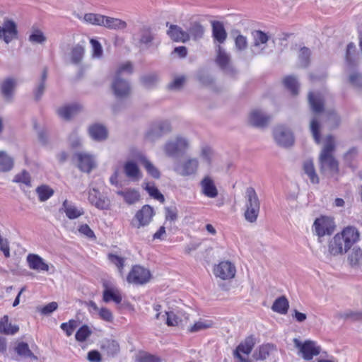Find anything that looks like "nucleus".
<instances>
[{
  "instance_id": "obj_1",
  "label": "nucleus",
  "mask_w": 362,
  "mask_h": 362,
  "mask_svg": "<svg viewBox=\"0 0 362 362\" xmlns=\"http://www.w3.org/2000/svg\"><path fill=\"white\" fill-rule=\"evenodd\" d=\"M360 233L354 226L345 227L337 233L329 242L328 251L331 255L337 256L346 254L351 247L358 242Z\"/></svg>"
},
{
  "instance_id": "obj_2",
  "label": "nucleus",
  "mask_w": 362,
  "mask_h": 362,
  "mask_svg": "<svg viewBox=\"0 0 362 362\" xmlns=\"http://www.w3.org/2000/svg\"><path fill=\"white\" fill-rule=\"evenodd\" d=\"M334 149V139L329 135L326 137L319 159L322 173L329 177H334L339 173V163L332 156Z\"/></svg>"
},
{
  "instance_id": "obj_3",
  "label": "nucleus",
  "mask_w": 362,
  "mask_h": 362,
  "mask_svg": "<svg viewBox=\"0 0 362 362\" xmlns=\"http://www.w3.org/2000/svg\"><path fill=\"white\" fill-rule=\"evenodd\" d=\"M245 197V218L250 223H255L259 214L260 201L255 189L251 187L247 188Z\"/></svg>"
},
{
  "instance_id": "obj_4",
  "label": "nucleus",
  "mask_w": 362,
  "mask_h": 362,
  "mask_svg": "<svg viewBox=\"0 0 362 362\" xmlns=\"http://www.w3.org/2000/svg\"><path fill=\"white\" fill-rule=\"evenodd\" d=\"M189 148V140L182 136H177L168 140L163 146V151L168 157L176 158L185 153Z\"/></svg>"
},
{
  "instance_id": "obj_5",
  "label": "nucleus",
  "mask_w": 362,
  "mask_h": 362,
  "mask_svg": "<svg viewBox=\"0 0 362 362\" xmlns=\"http://www.w3.org/2000/svg\"><path fill=\"white\" fill-rule=\"evenodd\" d=\"M151 279V274L148 269L140 265H134L127 276V281L129 284L144 285Z\"/></svg>"
},
{
  "instance_id": "obj_6",
  "label": "nucleus",
  "mask_w": 362,
  "mask_h": 362,
  "mask_svg": "<svg viewBox=\"0 0 362 362\" xmlns=\"http://www.w3.org/2000/svg\"><path fill=\"white\" fill-rule=\"evenodd\" d=\"M172 131V126L168 120H160L152 124L146 133V138L153 141Z\"/></svg>"
},
{
  "instance_id": "obj_7",
  "label": "nucleus",
  "mask_w": 362,
  "mask_h": 362,
  "mask_svg": "<svg viewBox=\"0 0 362 362\" xmlns=\"http://www.w3.org/2000/svg\"><path fill=\"white\" fill-rule=\"evenodd\" d=\"M216 62L226 74L234 76L237 73L231 63L230 54L220 45L216 47Z\"/></svg>"
},
{
  "instance_id": "obj_8",
  "label": "nucleus",
  "mask_w": 362,
  "mask_h": 362,
  "mask_svg": "<svg viewBox=\"0 0 362 362\" xmlns=\"http://www.w3.org/2000/svg\"><path fill=\"white\" fill-rule=\"evenodd\" d=\"M74 160L78 168L83 173H89L96 166L94 156L87 152H76Z\"/></svg>"
},
{
  "instance_id": "obj_9",
  "label": "nucleus",
  "mask_w": 362,
  "mask_h": 362,
  "mask_svg": "<svg viewBox=\"0 0 362 362\" xmlns=\"http://www.w3.org/2000/svg\"><path fill=\"white\" fill-rule=\"evenodd\" d=\"M296 346L299 349L302 357L307 361L311 360L314 356L320 354L321 349L313 341H306L301 343L297 339H294Z\"/></svg>"
},
{
  "instance_id": "obj_10",
  "label": "nucleus",
  "mask_w": 362,
  "mask_h": 362,
  "mask_svg": "<svg viewBox=\"0 0 362 362\" xmlns=\"http://www.w3.org/2000/svg\"><path fill=\"white\" fill-rule=\"evenodd\" d=\"M335 226L333 220L330 218L322 216L317 218L313 223V228L316 235L323 237L333 233Z\"/></svg>"
},
{
  "instance_id": "obj_11",
  "label": "nucleus",
  "mask_w": 362,
  "mask_h": 362,
  "mask_svg": "<svg viewBox=\"0 0 362 362\" xmlns=\"http://www.w3.org/2000/svg\"><path fill=\"white\" fill-rule=\"evenodd\" d=\"M273 134L276 142L281 146H290L294 142L293 133L284 126L281 125L275 127Z\"/></svg>"
},
{
  "instance_id": "obj_12",
  "label": "nucleus",
  "mask_w": 362,
  "mask_h": 362,
  "mask_svg": "<svg viewBox=\"0 0 362 362\" xmlns=\"http://www.w3.org/2000/svg\"><path fill=\"white\" fill-rule=\"evenodd\" d=\"M236 268L230 261H222L216 265L214 274L216 277L223 280L231 279L235 277Z\"/></svg>"
},
{
  "instance_id": "obj_13",
  "label": "nucleus",
  "mask_w": 362,
  "mask_h": 362,
  "mask_svg": "<svg viewBox=\"0 0 362 362\" xmlns=\"http://www.w3.org/2000/svg\"><path fill=\"white\" fill-rule=\"evenodd\" d=\"M199 160L196 158H189L175 168V171L181 176L194 175L199 168Z\"/></svg>"
},
{
  "instance_id": "obj_14",
  "label": "nucleus",
  "mask_w": 362,
  "mask_h": 362,
  "mask_svg": "<svg viewBox=\"0 0 362 362\" xmlns=\"http://www.w3.org/2000/svg\"><path fill=\"white\" fill-rule=\"evenodd\" d=\"M255 343V338L253 336H249L246 337L234 350V357L238 358L240 362H250L247 358L243 357L241 354L249 355L252 352Z\"/></svg>"
},
{
  "instance_id": "obj_15",
  "label": "nucleus",
  "mask_w": 362,
  "mask_h": 362,
  "mask_svg": "<svg viewBox=\"0 0 362 362\" xmlns=\"http://www.w3.org/2000/svg\"><path fill=\"white\" fill-rule=\"evenodd\" d=\"M154 215L153 209L151 206L146 204L136 213L134 220L137 221V223L135 224L132 222V225L137 228L148 226L152 221Z\"/></svg>"
},
{
  "instance_id": "obj_16",
  "label": "nucleus",
  "mask_w": 362,
  "mask_h": 362,
  "mask_svg": "<svg viewBox=\"0 0 362 362\" xmlns=\"http://www.w3.org/2000/svg\"><path fill=\"white\" fill-rule=\"evenodd\" d=\"M18 37L16 23L12 20H6L2 26H0V38L6 44Z\"/></svg>"
},
{
  "instance_id": "obj_17",
  "label": "nucleus",
  "mask_w": 362,
  "mask_h": 362,
  "mask_svg": "<svg viewBox=\"0 0 362 362\" xmlns=\"http://www.w3.org/2000/svg\"><path fill=\"white\" fill-rule=\"evenodd\" d=\"M112 89L117 98L127 97L131 92L129 83L118 76H115L112 83Z\"/></svg>"
},
{
  "instance_id": "obj_18",
  "label": "nucleus",
  "mask_w": 362,
  "mask_h": 362,
  "mask_svg": "<svg viewBox=\"0 0 362 362\" xmlns=\"http://www.w3.org/2000/svg\"><path fill=\"white\" fill-rule=\"evenodd\" d=\"M88 201L92 205L100 210L107 209L110 206L109 199L102 196L100 192L95 188L88 191Z\"/></svg>"
},
{
  "instance_id": "obj_19",
  "label": "nucleus",
  "mask_w": 362,
  "mask_h": 362,
  "mask_svg": "<svg viewBox=\"0 0 362 362\" xmlns=\"http://www.w3.org/2000/svg\"><path fill=\"white\" fill-rule=\"evenodd\" d=\"M201 192L206 197L216 198L218 192L214 181L209 176H204L200 182Z\"/></svg>"
},
{
  "instance_id": "obj_20",
  "label": "nucleus",
  "mask_w": 362,
  "mask_h": 362,
  "mask_svg": "<svg viewBox=\"0 0 362 362\" xmlns=\"http://www.w3.org/2000/svg\"><path fill=\"white\" fill-rule=\"evenodd\" d=\"M270 116L266 115L259 110H252L249 116V122L256 127H264L270 121Z\"/></svg>"
},
{
  "instance_id": "obj_21",
  "label": "nucleus",
  "mask_w": 362,
  "mask_h": 362,
  "mask_svg": "<svg viewBox=\"0 0 362 362\" xmlns=\"http://www.w3.org/2000/svg\"><path fill=\"white\" fill-rule=\"evenodd\" d=\"M168 35L175 42H185L189 40V35L177 25H170Z\"/></svg>"
},
{
  "instance_id": "obj_22",
  "label": "nucleus",
  "mask_w": 362,
  "mask_h": 362,
  "mask_svg": "<svg viewBox=\"0 0 362 362\" xmlns=\"http://www.w3.org/2000/svg\"><path fill=\"white\" fill-rule=\"evenodd\" d=\"M27 262L30 269L37 271L48 272L49 265L38 255L29 254L27 256Z\"/></svg>"
},
{
  "instance_id": "obj_23",
  "label": "nucleus",
  "mask_w": 362,
  "mask_h": 362,
  "mask_svg": "<svg viewBox=\"0 0 362 362\" xmlns=\"http://www.w3.org/2000/svg\"><path fill=\"white\" fill-rule=\"evenodd\" d=\"M16 84V80L13 78H7L1 83V93L5 100H11Z\"/></svg>"
},
{
  "instance_id": "obj_24",
  "label": "nucleus",
  "mask_w": 362,
  "mask_h": 362,
  "mask_svg": "<svg viewBox=\"0 0 362 362\" xmlns=\"http://www.w3.org/2000/svg\"><path fill=\"white\" fill-rule=\"evenodd\" d=\"M102 351L108 357H115L120 350L119 343L114 339H104L100 345Z\"/></svg>"
},
{
  "instance_id": "obj_25",
  "label": "nucleus",
  "mask_w": 362,
  "mask_h": 362,
  "mask_svg": "<svg viewBox=\"0 0 362 362\" xmlns=\"http://www.w3.org/2000/svg\"><path fill=\"white\" fill-rule=\"evenodd\" d=\"M88 134L93 140L100 141L107 138L108 132L103 124H94L89 127Z\"/></svg>"
},
{
  "instance_id": "obj_26",
  "label": "nucleus",
  "mask_w": 362,
  "mask_h": 362,
  "mask_svg": "<svg viewBox=\"0 0 362 362\" xmlns=\"http://www.w3.org/2000/svg\"><path fill=\"white\" fill-rule=\"evenodd\" d=\"M308 102L311 110L315 113H320L324 109V98L321 94L313 92L308 93Z\"/></svg>"
},
{
  "instance_id": "obj_27",
  "label": "nucleus",
  "mask_w": 362,
  "mask_h": 362,
  "mask_svg": "<svg viewBox=\"0 0 362 362\" xmlns=\"http://www.w3.org/2000/svg\"><path fill=\"white\" fill-rule=\"evenodd\" d=\"M124 173L132 181H137L141 177V174L137 164L133 161H127L124 163Z\"/></svg>"
},
{
  "instance_id": "obj_28",
  "label": "nucleus",
  "mask_w": 362,
  "mask_h": 362,
  "mask_svg": "<svg viewBox=\"0 0 362 362\" xmlns=\"http://www.w3.org/2000/svg\"><path fill=\"white\" fill-rule=\"evenodd\" d=\"M135 158L145 168L148 173L150 174L153 177L158 178L160 177L159 170L142 153H137L136 156H135Z\"/></svg>"
},
{
  "instance_id": "obj_29",
  "label": "nucleus",
  "mask_w": 362,
  "mask_h": 362,
  "mask_svg": "<svg viewBox=\"0 0 362 362\" xmlns=\"http://www.w3.org/2000/svg\"><path fill=\"white\" fill-rule=\"evenodd\" d=\"M276 350V346L272 344H264L258 348L254 354L253 358L256 361H264L270 355L272 352Z\"/></svg>"
},
{
  "instance_id": "obj_30",
  "label": "nucleus",
  "mask_w": 362,
  "mask_h": 362,
  "mask_svg": "<svg viewBox=\"0 0 362 362\" xmlns=\"http://www.w3.org/2000/svg\"><path fill=\"white\" fill-rule=\"evenodd\" d=\"M117 194L123 197L124 202L128 204H134L140 199V194L135 189H126L116 192Z\"/></svg>"
},
{
  "instance_id": "obj_31",
  "label": "nucleus",
  "mask_w": 362,
  "mask_h": 362,
  "mask_svg": "<svg viewBox=\"0 0 362 362\" xmlns=\"http://www.w3.org/2000/svg\"><path fill=\"white\" fill-rule=\"evenodd\" d=\"M212 35L215 40L219 44L223 43L227 38V33L222 23L219 21L212 22Z\"/></svg>"
},
{
  "instance_id": "obj_32",
  "label": "nucleus",
  "mask_w": 362,
  "mask_h": 362,
  "mask_svg": "<svg viewBox=\"0 0 362 362\" xmlns=\"http://www.w3.org/2000/svg\"><path fill=\"white\" fill-rule=\"evenodd\" d=\"M61 210L66 214L69 219H75L84 213L82 209L76 208L66 199L64 201Z\"/></svg>"
},
{
  "instance_id": "obj_33",
  "label": "nucleus",
  "mask_w": 362,
  "mask_h": 362,
  "mask_svg": "<svg viewBox=\"0 0 362 362\" xmlns=\"http://www.w3.org/2000/svg\"><path fill=\"white\" fill-rule=\"evenodd\" d=\"M104 26L110 30H123L127 27V23L121 19L104 16Z\"/></svg>"
},
{
  "instance_id": "obj_34",
  "label": "nucleus",
  "mask_w": 362,
  "mask_h": 362,
  "mask_svg": "<svg viewBox=\"0 0 362 362\" xmlns=\"http://www.w3.org/2000/svg\"><path fill=\"white\" fill-rule=\"evenodd\" d=\"M252 37L254 42L252 45L253 49L252 51L254 54H260L261 52H256L255 49L259 47L261 45L266 44L268 42L269 37L267 35V33H264L262 30H255L254 32H252Z\"/></svg>"
},
{
  "instance_id": "obj_35",
  "label": "nucleus",
  "mask_w": 362,
  "mask_h": 362,
  "mask_svg": "<svg viewBox=\"0 0 362 362\" xmlns=\"http://www.w3.org/2000/svg\"><path fill=\"white\" fill-rule=\"evenodd\" d=\"M47 78V69L45 68L42 73L40 81L33 90L34 98L36 101H39L44 94L46 88V80Z\"/></svg>"
},
{
  "instance_id": "obj_36",
  "label": "nucleus",
  "mask_w": 362,
  "mask_h": 362,
  "mask_svg": "<svg viewBox=\"0 0 362 362\" xmlns=\"http://www.w3.org/2000/svg\"><path fill=\"white\" fill-rule=\"evenodd\" d=\"M288 308V300L284 296L276 298L272 306L273 311L283 315L287 313Z\"/></svg>"
},
{
  "instance_id": "obj_37",
  "label": "nucleus",
  "mask_w": 362,
  "mask_h": 362,
  "mask_svg": "<svg viewBox=\"0 0 362 362\" xmlns=\"http://www.w3.org/2000/svg\"><path fill=\"white\" fill-rule=\"evenodd\" d=\"M81 107L78 105L74 104L68 106H64L57 110L58 115L64 119H69L72 116L76 114Z\"/></svg>"
},
{
  "instance_id": "obj_38",
  "label": "nucleus",
  "mask_w": 362,
  "mask_h": 362,
  "mask_svg": "<svg viewBox=\"0 0 362 362\" xmlns=\"http://www.w3.org/2000/svg\"><path fill=\"white\" fill-rule=\"evenodd\" d=\"M15 351L22 358L37 360V357L31 351L28 344L25 342L18 343L15 347Z\"/></svg>"
},
{
  "instance_id": "obj_39",
  "label": "nucleus",
  "mask_w": 362,
  "mask_h": 362,
  "mask_svg": "<svg viewBox=\"0 0 362 362\" xmlns=\"http://www.w3.org/2000/svg\"><path fill=\"white\" fill-rule=\"evenodd\" d=\"M122 298L117 289L107 288L103 291V300L105 303L114 301L119 304L122 302Z\"/></svg>"
},
{
  "instance_id": "obj_40",
  "label": "nucleus",
  "mask_w": 362,
  "mask_h": 362,
  "mask_svg": "<svg viewBox=\"0 0 362 362\" xmlns=\"http://www.w3.org/2000/svg\"><path fill=\"white\" fill-rule=\"evenodd\" d=\"M348 261L353 267L362 265V250L359 247L352 248L349 254Z\"/></svg>"
},
{
  "instance_id": "obj_41",
  "label": "nucleus",
  "mask_w": 362,
  "mask_h": 362,
  "mask_svg": "<svg viewBox=\"0 0 362 362\" xmlns=\"http://www.w3.org/2000/svg\"><path fill=\"white\" fill-rule=\"evenodd\" d=\"M304 173L310 178V180L313 184L319 182V177L315 172L314 164L312 160H306L303 163Z\"/></svg>"
},
{
  "instance_id": "obj_42",
  "label": "nucleus",
  "mask_w": 362,
  "mask_h": 362,
  "mask_svg": "<svg viewBox=\"0 0 362 362\" xmlns=\"http://www.w3.org/2000/svg\"><path fill=\"white\" fill-rule=\"evenodd\" d=\"M84 47L81 45H76L71 50L70 57L72 64H78L81 62L84 55Z\"/></svg>"
},
{
  "instance_id": "obj_43",
  "label": "nucleus",
  "mask_w": 362,
  "mask_h": 362,
  "mask_svg": "<svg viewBox=\"0 0 362 362\" xmlns=\"http://www.w3.org/2000/svg\"><path fill=\"white\" fill-rule=\"evenodd\" d=\"M13 167V160L6 152L0 151V172H8Z\"/></svg>"
},
{
  "instance_id": "obj_44",
  "label": "nucleus",
  "mask_w": 362,
  "mask_h": 362,
  "mask_svg": "<svg viewBox=\"0 0 362 362\" xmlns=\"http://www.w3.org/2000/svg\"><path fill=\"white\" fill-rule=\"evenodd\" d=\"M189 37H192L194 40H198L202 37L204 33V28L199 23H193L187 32Z\"/></svg>"
},
{
  "instance_id": "obj_45",
  "label": "nucleus",
  "mask_w": 362,
  "mask_h": 362,
  "mask_svg": "<svg viewBox=\"0 0 362 362\" xmlns=\"http://www.w3.org/2000/svg\"><path fill=\"white\" fill-rule=\"evenodd\" d=\"M92 334V330L90 327L84 325L81 327L75 334V338L77 341L83 342L86 341Z\"/></svg>"
},
{
  "instance_id": "obj_46",
  "label": "nucleus",
  "mask_w": 362,
  "mask_h": 362,
  "mask_svg": "<svg viewBox=\"0 0 362 362\" xmlns=\"http://www.w3.org/2000/svg\"><path fill=\"white\" fill-rule=\"evenodd\" d=\"M84 21L91 25L102 26L103 23L104 16L98 13H86L83 17Z\"/></svg>"
},
{
  "instance_id": "obj_47",
  "label": "nucleus",
  "mask_w": 362,
  "mask_h": 362,
  "mask_svg": "<svg viewBox=\"0 0 362 362\" xmlns=\"http://www.w3.org/2000/svg\"><path fill=\"white\" fill-rule=\"evenodd\" d=\"M36 192L41 202L47 200L54 194V190L47 185H42L36 189Z\"/></svg>"
},
{
  "instance_id": "obj_48",
  "label": "nucleus",
  "mask_w": 362,
  "mask_h": 362,
  "mask_svg": "<svg viewBox=\"0 0 362 362\" xmlns=\"http://www.w3.org/2000/svg\"><path fill=\"white\" fill-rule=\"evenodd\" d=\"M284 86L288 89L293 95H297L298 93V83L294 76H288L284 79Z\"/></svg>"
},
{
  "instance_id": "obj_49",
  "label": "nucleus",
  "mask_w": 362,
  "mask_h": 362,
  "mask_svg": "<svg viewBox=\"0 0 362 362\" xmlns=\"http://www.w3.org/2000/svg\"><path fill=\"white\" fill-rule=\"evenodd\" d=\"M158 76L156 73H150L141 78V83L146 88H150L158 81Z\"/></svg>"
},
{
  "instance_id": "obj_50",
  "label": "nucleus",
  "mask_w": 362,
  "mask_h": 362,
  "mask_svg": "<svg viewBox=\"0 0 362 362\" xmlns=\"http://www.w3.org/2000/svg\"><path fill=\"white\" fill-rule=\"evenodd\" d=\"M145 189L148 192V194L155 199H157L161 203H164L165 198L164 196L160 192L158 189L153 185L151 183L146 184Z\"/></svg>"
},
{
  "instance_id": "obj_51",
  "label": "nucleus",
  "mask_w": 362,
  "mask_h": 362,
  "mask_svg": "<svg viewBox=\"0 0 362 362\" xmlns=\"http://www.w3.org/2000/svg\"><path fill=\"white\" fill-rule=\"evenodd\" d=\"M28 40L33 44H42L47 40V38L40 30L35 29L30 35Z\"/></svg>"
},
{
  "instance_id": "obj_52",
  "label": "nucleus",
  "mask_w": 362,
  "mask_h": 362,
  "mask_svg": "<svg viewBox=\"0 0 362 362\" xmlns=\"http://www.w3.org/2000/svg\"><path fill=\"white\" fill-rule=\"evenodd\" d=\"M310 50L305 47H302L299 52V63L302 67H306L310 62Z\"/></svg>"
},
{
  "instance_id": "obj_53",
  "label": "nucleus",
  "mask_w": 362,
  "mask_h": 362,
  "mask_svg": "<svg viewBox=\"0 0 362 362\" xmlns=\"http://www.w3.org/2000/svg\"><path fill=\"white\" fill-rule=\"evenodd\" d=\"M108 259L111 263H112L117 267L119 273L122 274L123 269L124 267L125 258L118 256L117 255L109 254Z\"/></svg>"
},
{
  "instance_id": "obj_54",
  "label": "nucleus",
  "mask_w": 362,
  "mask_h": 362,
  "mask_svg": "<svg viewBox=\"0 0 362 362\" xmlns=\"http://www.w3.org/2000/svg\"><path fill=\"white\" fill-rule=\"evenodd\" d=\"M79 323L76 320H70L68 322H63L61 324V329L66 332L68 337H70L74 329L78 326Z\"/></svg>"
},
{
  "instance_id": "obj_55",
  "label": "nucleus",
  "mask_w": 362,
  "mask_h": 362,
  "mask_svg": "<svg viewBox=\"0 0 362 362\" xmlns=\"http://www.w3.org/2000/svg\"><path fill=\"white\" fill-rule=\"evenodd\" d=\"M337 317L352 321H362V312L346 311L343 313L337 314Z\"/></svg>"
},
{
  "instance_id": "obj_56",
  "label": "nucleus",
  "mask_w": 362,
  "mask_h": 362,
  "mask_svg": "<svg viewBox=\"0 0 362 362\" xmlns=\"http://www.w3.org/2000/svg\"><path fill=\"white\" fill-rule=\"evenodd\" d=\"M310 131L315 141L319 144L321 141L320 134V124L316 118H313L310 122Z\"/></svg>"
},
{
  "instance_id": "obj_57",
  "label": "nucleus",
  "mask_w": 362,
  "mask_h": 362,
  "mask_svg": "<svg viewBox=\"0 0 362 362\" xmlns=\"http://www.w3.org/2000/svg\"><path fill=\"white\" fill-rule=\"evenodd\" d=\"M213 322L210 320H200L194 324L190 328V332H197L211 327Z\"/></svg>"
},
{
  "instance_id": "obj_58",
  "label": "nucleus",
  "mask_w": 362,
  "mask_h": 362,
  "mask_svg": "<svg viewBox=\"0 0 362 362\" xmlns=\"http://www.w3.org/2000/svg\"><path fill=\"white\" fill-rule=\"evenodd\" d=\"M13 182L17 183H23L28 187H30L31 185L30 175L25 170H23L21 173L17 174L14 177Z\"/></svg>"
},
{
  "instance_id": "obj_59",
  "label": "nucleus",
  "mask_w": 362,
  "mask_h": 362,
  "mask_svg": "<svg viewBox=\"0 0 362 362\" xmlns=\"http://www.w3.org/2000/svg\"><path fill=\"white\" fill-rule=\"evenodd\" d=\"M154 36L149 30H143L141 31L139 42L140 43L144 44L147 47H149L151 45Z\"/></svg>"
},
{
  "instance_id": "obj_60",
  "label": "nucleus",
  "mask_w": 362,
  "mask_h": 362,
  "mask_svg": "<svg viewBox=\"0 0 362 362\" xmlns=\"http://www.w3.org/2000/svg\"><path fill=\"white\" fill-rule=\"evenodd\" d=\"M165 320L168 326H177L181 322L180 319L173 312H165Z\"/></svg>"
},
{
  "instance_id": "obj_61",
  "label": "nucleus",
  "mask_w": 362,
  "mask_h": 362,
  "mask_svg": "<svg viewBox=\"0 0 362 362\" xmlns=\"http://www.w3.org/2000/svg\"><path fill=\"white\" fill-rule=\"evenodd\" d=\"M90 45L92 46L93 49V57L100 58L103 55V49L100 43L95 39H91Z\"/></svg>"
},
{
  "instance_id": "obj_62",
  "label": "nucleus",
  "mask_w": 362,
  "mask_h": 362,
  "mask_svg": "<svg viewBox=\"0 0 362 362\" xmlns=\"http://www.w3.org/2000/svg\"><path fill=\"white\" fill-rule=\"evenodd\" d=\"M185 81L184 76H178L174 78V80L168 85V88L170 90H180Z\"/></svg>"
},
{
  "instance_id": "obj_63",
  "label": "nucleus",
  "mask_w": 362,
  "mask_h": 362,
  "mask_svg": "<svg viewBox=\"0 0 362 362\" xmlns=\"http://www.w3.org/2000/svg\"><path fill=\"white\" fill-rule=\"evenodd\" d=\"M349 80L354 86L362 88V75L361 74L357 72L351 74Z\"/></svg>"
},
{
  "instance_id": "obj_64",
  "label": "nucleus",
  "mask_w": 362,
  "mask_h": 362,
  "mask_svg": "<svg viewBox=\"0 0 362 362\" xmlns=\"http://www.w3.org/2000/svg\"><path fill=\"white\" fill-rule=\"evenodd\" d=\"M200 156L204 161L210 164L213 156V151L210 147L204 146L201 149Z\"/></svg>"
}]
</instances>
